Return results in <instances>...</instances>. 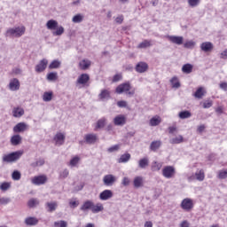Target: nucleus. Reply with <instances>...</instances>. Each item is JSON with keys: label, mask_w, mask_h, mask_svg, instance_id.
Masks as SVG:
<instances>
[{"label": "nucleus", "mask_w": 227, "mask_h": 227, "mask_svg": "<svg viewBox=\"0 0 227 227\" xmlns=\"http://www.w3.org/2000/svg\"><path fill=\"white\" fill-rule=\"evenodd\" d=\"M10 203V198H1L0 205H8Z\"/></svg>", "instance_id": "62"}, {"label": "nucleus", "mask_w": 227, "mask_h": 227, "mask_svg": "<svg viewBox=\"0 0 227 227\" xmlns=\"http://www.w3.org/2000/svg\"><path fill=\"white\" fill-rule=\"evenodd\" d=\"M195 46H196V43L194 41H187L184 44V49H192Z\"/></svg>", "instance_id": "49"}, {"label": "nucleus", "mask_w": 227, "mask_h": 227, "mask_svg": "<svg viewBox=\"0 0 227 227\" xmlns=\"http://www.w3.org/2000/svg\"><path fill=\"white\" fill-rule=\"evenodd\" d=\"M132 86H130V82H124L120 84L115 89V93H118V95H121V93H126L129 97L134 96L136 91L132 90Z\"/></svg>", "instance_id": "1"}, {"label": "nucleus", "mask_w": 227, "mask_h": 227, "mask_svg": "<svg viewBox=\"0 0 227 227\" xmlns=\"http://www.w3.org/2000/svg\"><path fill=\"white\" fill-rule=\"evenodd\" d=\"M46 27L48 29H56V28H58V21H56L54 20H48L47 23H46Z\"/></svg>", "instance_id": "35"}, {"label": "nucleus", "mask_w": 227, "mask_h": 227, "mask_svg": "<svg viewBox=\"0 0 227 227\" xmlns=\"http://www.w3.org/2000/svg\"><path fill=\"white\" fill-rule=\"evenodd\" d=\"M120 145H115L107 149L108 153H113L114 152H118L120 150Z\"/></svg>", "instance_id": "53"}, {"label": "nucleus", "mask_w": 227, "mask_h": 227, "mask_svg": "<svg viewBox=\"0 0 227 227\" xmlns=\"http://www.w3.org/2000/svg\"><path fill=\"white\" fill-rule=\"evenodd\" d=\"M58 79V73L51 72L47 74L48 81H56Z\"/></svg>", "instance_id": "50"}, {"label": "nucleus", "mask_w": 227, "mask_h": 227, "mask_svg": "<svg viewBox=\"0 0 227 227\" xmlns=\"http://www.w3.org/2000/svg\"><path fill=\"white\" fill-rule=\"evenodd\" d=\"M40 205V200L38 199H30L27 202V206L29 208H35V207H38Z\"/></svg>", "instance_id": "36"}, {"label": "nucleus", "mask_w": 227, "mask_h": 227, "mask_svg": "<svg viewBox=\"0 0 227 227\" xmlns=\"http://www.w3.org/2000/svg\"><path fill=\"white\" fill-rule=\"evenodd\" d=\"M117 106H118V107H126L127 106V101H123V100L118 101Z\"/></svg>", "instance_id": "64"}, {"label": "nucleus", "mask_w": 227, "mask_h": 227, "mask_svg": "<svg viewBox=\"0 0 227 227\" xmlns=\"http://www.w3.org/2000/svg\"><path fill=\"white\" fill-rule=\"evenodd\" d=\"M160 168H162V164H160L157 161L153 162V171H160Z\"/></svg>", "instance_id": "55"}, {"label": "nucleus", "mask_w": 227, "mask_h": 227, "mask_svg": "<svg viewBox=\"0 0 227 227\" xmlns=\"http://www.w3.org/2000/svg\"><path fill=\"white\" fill-rule=\"evenodd\" d=\"M61 67V61L59 60H53L50 65L49 68L50 70H53L56 68H59Z\"/></svg>", "instance_id": "39"}, {"label": "nucleus", "mask_w": 227, "mask_h": 227, "mask_svg": "<svg viewBox=\"0 0 227 227\" xmlns=\"http://www.w3.org/2000/svg\"><path fill=\"white\" fill-rule=\"evenodd\" d=\"M79 160L80 158L78 156L74 157L73 159H71L70 160V166H72V168L77 166V164H79Z\"/></svg>", "instance_id": "52"}, {"label": "nucleus", "mask_w": 227, "mask_h": 227, "mask_svg": "<svg viewBox=\"0 0 227 227\" xmlns=\"http://www.w3.org/2000/svg\"><path fill=\"white\" fill-rule=\"evenodd\" d=\"M69 207L71 208H77V207H79V200H70Z\"/></svg>", "instance_id": "57"}, {"label": "nucleus", "mask_w": 227, "mask_h": 227, "mask_svg": "<svg viewBox=\"0 0 227 227\" xmlns=\"http://www.w3.org/2000/svg\"><path fill=\"white\" fill-rule=\"evenodd\" d=\"M116 180H118V178L113 174L106 175L103 177L104 185H106V187H111L112 185H114Z\"/></svg>", "instance_id": "5"}, {"label": "nucleus", "mask_w": 227, "mask_h": 227, "mask_svg": "<svg viewBox=\"0 0 227 227\" xmlns=\"http://www.w3.org/2000/svg\"><path fill=\"white\" fill-rule=\"evenodd\" d=\"M104 210V205L102 203H98L95 205V203H92V214H98V212H102Z\"/></svg>", "instance_id": "23"}, {"label": "nucleus", "mask_w": 227, "mask_h": 227, "mask_svg": "<svg viewBox=\"0 0 227 227\" xmlns=\"http://www.w3.org/2000/svg\"><path fill=\"white\" fill-rule=\"evenodd\" d=\"M47 182V176H35L32 179V184L34 185H43Z\"/></svg>", "instance_id": "6"}, {"label": "nucleus", "mask_w": 227, "mask_h": 227, "mask_svg": "<svg viewBox=\"0 0 227 227\" xmlns=\"http://www.w3.org/2000/svg\"><path fill=\"white\" fill-rule=\"evenodd\" d=\"M168 40H169L171 43H175L176 45L184 44V36L168 35Z\"/></svg>", "instance_id": "10"}, {"label": "nucleus", "mask_w": 227, "mask_h": 227, "mask_svg": "<svg viewBox=\"0 0 227 227\" xmlns=\"http://www.w3.org/2000/svg\"><path fill=\"white\" fill-rule=\"evenodd\" d=\"M162 145V142L160 140L153 141L150 145V150L152 152H157Z\"/></svg>", "instance_id": "24"}, {"label": "nucleus", "mask_w": 227, "mask_h": 227, "mask_svg": "<svg viewBox=\"0 0 227 227\" xmlns=\"http://www.w3.org/2000/svg\"><path fill=\"white\" fill-rule=\"evenodd\" d=\"M220 90H223V91H227V82H223L220 83Z\"/></svg>", "instance_id": "63"}, {"label": "nucleus", "mask_w": 227, "mask_h": 227, "mask_svg": "<svg viewBox=\"0 0 227 227\" xmlns=\"http://www.w3.org/2000/svg\"><path fill=\"white\" fill-rule=\"evenodd\" d=\"M22 153H23L21 151H16L9 154H5L3 156V162H17V160L22 157Z\"/></svg>", "instance_id": "2"}, {"label": "nucleus", "mask_w": 227, "mask_h": 227, "mask_svg": "<svg viewBox=\"0 0 227 227\" xmlns=\"http://www.w3.org/2000/svg\"><path fill=\"white\" fill-rule=\"evenodd\" d=\"M172 88H176L178 89L180 88V82L178 81V78L176 76L172 77V79L170 80Z\"/></svg>", "instance_id": "41"}, {"label": "nucleus", "mask_w": 227, "mask_h": 227, "mask_svg": "<svg viewBox=\"0 0 227 227\" xmlns=\"http://www.w3.org/2000/svg\"><path fill=\"white\" fill-rule=\"evenodd\" d=\"M45 164V160L43 158H39L35 161L30 164L31 168H38L40 166H43Z\"/></svg>", "instance_id": "34"}, {"label": "nucleus", "mask_w": 227, "mask_h": 227, "mask_svg": "<svg viewBox=\"0 0 227 227\" xmlns=\"http://www.w3.org/2000/svg\"><path fill=\"white\" fill-rule=\"evenodd\" d=\"M130 160V153H126L121 155L120 159H118L119 164L127 163Z\"/></svg>", "instance_id": "28"}, {"label": "nucleus", "mask_w": 227, "mask_h": 227, "mask_svg": "<svg viewBox=\"0 0 227 227\" xmlns=\"http://www.w3.org/2000/svg\"><path fill=\"white\" fill-rule=\"evenodd\" d=\"M88 81H90V74H82L76 82L77 84H86L88 82Z\"/></svg>", "instance_id": "20"}, {"label": "nucleus", "mask_w": 227, "mask_h": 227, "mask_svg": "<svg viewBox=\"0 0 227 227\" xmlns=\"http://www.w3.org/2000/svg\"><path fill=\"white\" fill-rule=\"evenodd\" d=\"M9 88L11 91H17L20 89V82H19V79L13 78L11 80L9 83Z\"/></svg>", "instance_id": "13"}, {"label": "nucleus", "mask_w": 227, "mask_h": 227, "mask_svg": "<svg viewBox=\"0 0 227 227\" xmlns=\"http://www.w3.org/2000/svg\"><path fill=\"white\" fill-rule=\"evenodd\" d=\"M84 16H82V14H76L73 17V22L74 24H79L81 23L82 20H83Z\"/></svg>", "instance_id": "43"}, {"label": "nucleus", "mask_w": 227, "mask_h": 227, "mask_svg": "<svg viewBox=\"0 0 227 227\" xmlns=\"http://www.w3.org/2000/svg\"><path fill=\"white\" fill-rule=\"evenodd\" d=\"M191 116H192V114H191V112L187 110L182 111L178 114V117L181 120H187V118H191Z\"/></svg>", "instance_id": "33"}, {"label": "nucleus", "mask_w": 227, "mask_h": 227, "mask_svg": "<svg viewBox=\"0 0 227 227\" xmlns=\"http://www.w3.org/2000/svg\"><path fill=\"white\" fill-rule=\"evenodd\" d=\"M12 114H13L14 118H20V117L24 116V109H22L20 107L14 108L12 111Z\"/></svg>", "instance_id": "31"}, {"label": "nucleus", "mask_w": 227, "mask_h": 227, "mask_svg": "<svg viewBox=\"0 0 227 227\" xmlns=\"http://www.w3.org/2000/svg\"><path fill=\"white\" fill-rule=\"evenodd\" d=\"M217 178H219L220 180H224L225 178H227V170L218 171Z\"/></svg>", "instance_id": "48"}, {"label": "nucleus", "mask_w": 227, "mask_h": 227, "mask_svg": "<svg viewBox=\"0 0 227 227\" xmlns=\"http://www.w3.org/2000/svg\"><path fill=\"white\" fill-rule=\"evenodd\" d=\"M47 65H49V60H47V59H42L35 66V72H37V74H41V72H43L45 70V68H47Z\"/></svg>", "instance_id": "9"}, {"label": "nucleus", "mask_w": 227, "mask_h": 227, "mask_svg": "<svg viewBox=\"0 0 227 227\" xmlns=\"http://www.w3.org/2000/svg\"><path fill=\"white\" fill-rule=\"evenodd\" d=\"M68 175H70V172L68 171V169L65 168L64 170L60 171L59 179L65 180V178H68Z\"/></svg>", "instance_id": "44"}, {"label": "nucleus", "mask_w": 227, "mask_h": 227, "mask_svg": "<svg viewBox=\"0 0 227 227\" xmlns=\"http://www.w3.org/2000/svg\"><path fill=\"white\" fill-rule=\"evenodd\" d=\"M147 47H152V43L148 40H145L140 43L137 46L138 49H147Z\"/></svg>", "instance_id": "40"}, {"label": "nucleus", "mask_w": 227, "mask_h": 227, "mask_svg": "<svg viewBox=\"0 0 227 227\" xmlns=\"http://www.w3.org/2000/svg\"><path fill=\"white\" fill-rule=\"evenodd\" d=\"M106 123H107V119H106V117L99 119L96 123L95 130L104 129V127H106Z\"/></svg>", "instance_id": "22"}, {"label": "nucleus", "mask_w": 227, "mask_h": 227, "mask_svg": "<svg viewBox=\"0 0 227 227\" xmlns=\"http://www.w3.org/2000/svg\"><path fill=\"white\" fill-rule=\"evenodd\" d=\"M196 98H201L203 97V87H200L194 93Z\"/></svg>", "instance_id": "51"}, {"label": "nucleus", "mask_w": 227, "mask_h": 227, "mask_svg": "<svg viewBox=\"0 0 227 227\" xmlns=\"http://www.w3.org/2000/svg\"><path fill=\"white\" fill-rule=\"evenodd\" d=\"M170 145H180V143H184V137L179 135L176 137H173L169 140Z\"/></svg>", "instance_id": "30"}, {"label": "nucleus", "mask_w": 227, "mask_h": 227, "mask_svg": "<svg viewBox=\"0 0 227 227\" xmlns=\"http://www.w3.org/2000/svg\"><path fill=\"white\" fill-rule=\"evenodd\" d=\"M24 33H26L24 29H8L5 32V36L7 38H20Z\"/></svg>", "instance_id": "3"}, {"label": "nucleus", "mask_w": 227, "mask_h": 227, "mask_svg": "<svg viewBox=\"0 0 227 227\" xmlns=\"http://www.w3.org/2000/svg\"><path fill=\"white\" fill-rule=\"evenodd\" d=\"M48 212H54L58 208V202H47Z\"/></svg>", "instance_id": "37"}, {"label": "nucleus", "mask_w": 227, "mask_h": 227, "mask_svg": "<svg viewBox=\"0 0 227 227\" xmlns=\"http://www.w3.org/2000/svg\"><path fill=\"white\" fill-rule=\"evenodd\" d=\"M98 98L100 100H109V98H111V92H109L107 90H103L98 95Z\"/></svg>", "instance_id": "25"}, {"label": "nucleus", "mask_w": 227, "mask_h": 227, "mask_svg": "<svg viewBox=\"0 0 227 227\" xmlns=\"http://www.w3.org/2000/svg\"><path fill=\"white\" fill-rule=\"evenodd\" d=\"M53 139L58 146H61V145L65 144V136L63 133H57Z\"/></svg>", "instance_id": "15"}, {"label": "nucleus", "mask_w": 227, "mask_h": 227, "mask_svg": "<svg viewBox=\"0 0 227 227\" xmlns=\"http://www.w3.org/2000/svg\"><path fill=\"white\" fill-rule=\"evenodd\" d=\"M176 174V170L173 166H165L162 168V176H164V178H168V179L173 178Z\"/></svg>", "instance_id": "4"}, {"label": "nucleus", "mask_w": 227, "mask_h": 227, "mask_svg": "<svg viewBox=\"0 0 227 227\" xmlns=\"http://www.w3.org/2000/svg\"><path fill=\"white\" fill-rule=\"evenodd\" d=\"M133 185L135 189H139V187H143V176H136L133 180Z\"/></svg>", "instance_id": "26"}, {"label": "nucleus", "mask_w": 227, "mask_h": 227, "mask_svg": "<svg viewBox=\"0 0 227 227\" xmlns=\"http://www.w3.org/2000/svg\"><path fill=\"white\" fill-rule=\"evenodd\" d=\"M79 67L81 70H88L91 67V61L88 59H82L79 62Z\"/></svg>", "instance_id": "21"}, {"label": "nucleus", "mask_w": 227, "mask_h": 227, "mask_svg": "<svg viewBox=\"0 0 227 227\" xmlns=\"http://www.w3.org/2000/svg\"><path fill=\"white\" fill-rule=\"evenodd\" d=\"M43 102H51L52 100V92H44L43 95Z\"/></svg>", "instance_id": "42"}, {"label": "nucleus", "mask_w": 227, "mask_h": 227, "mask_svg": "<svg viewBox=\"0 0 227 227\" xmlns=\"http://www.w3.org/2000/svg\"><path fill=\"white\" fill-rule=\"evenodd\" d=\"M39 220L36 217L29 216L25 219V224L27 226H36L38 224Z\"/></svg>", "instance_id": "17"}, {"label": "nucleus", "mask_w": 227, "mask_h": 227, "mask_svg": "<svg viewBox=\"0 0 227 227\" xmlns=\"http://www.w3.org/2000/svg\"><path fill=\"white\" fill-rule=\"evenodd\" d=\"M20 176H22V175L20 174V171H19V170H14L12 174V180L19 181V180H20Z\"/></svg>", "instance_id": "46"}, {"label": "nucleus", "mask_w": 227, "mask_h": 227, "mask_svg": "<svg viewBox=\"0 0 227 227\" xmlns=\"http://www.w3.org/2000/svg\"><path fill=\"white\" fill-rule=\"evenodd\" d=\"M121 184L124 185V187H127L130 184V179H129V177H123Z\"/></svg>", "instance_id": "61"}, {"label": "nucleus", "mask_w": 227, "mask_h": 227, "mask_svg": "<svg viewBox=\"0 0 227 227\" xmlns=\"http://www.w3.org/2000/svg\"><path fill=\"white\" fill-rule=\"evenodd\" d=\"M212 106H213L212 101H205L203 103L204 109H210V107H212Z\"/></svg>", "instance_id": "59"}, {"label": "nucleus", "mask_w": 227, "mask_h": 227, "mask_svg": "<svg viewBox=\"0 0 227 227\" xmlns=\"http://www.w3.org/2000/svg\"><path fill=\"white\" fill-rule=\"evenodd\" d=\"M200 49L203 52H210L214 49V44L210 42H205L200 44Z\"/></svg>", "instance_id": "16"}, {"label": "nucleus", "mask_w": 227, "mask_h": 227, "mask_svg": "<svg viewBox=\"0 0 227 227\" xmlns=\"http://www.w3.org/2000/svg\"><path fill=\"white\" fill-rule=\"evenodd\" d=\"M148 164H150L148 158L140 159L138 161V168H140L141 169H145V168H147Z\"/></svg>", "instance_id": "32"}, {"label": "nucleus", "mask_w": 227, "mask_h": 227, "mask_svg": "<svg viewBox=\"0 0 227 227\" xmlns=\"http://www.w3.org/2000/svg\"><path fill=\"white\" fill-rule=\"evenodd\" d=\"M27 124L26 122H20L13 127V132L20 133L27 130Z\"/></svg>", "instance_id": "14"}, {"label": "nucleus", "mask_w": 227, "mask_h": 227, "mask_svg": "<svg viewBox=\"0 0 227 227\" xmlns=\"http://www.w3.org/2000/svg\"><path fill=\"white\" fill-rule=\"evenodd\" d=\"M20 141H22V137H20V135H14L11 137V143L13 146L20 145Z\"/></svg>", "instance_id": "27"}, {"label": "nucleus", "mask_w": 227, "mask_h": 227, "mask_svg": "<svg viewBox=\"0 0 227 227\" xmlns=\"http://www.w3.org/2000/svg\"><path fill=\"white\" fill-rule=\"evenodd\" d=\"M68 223L65 220L54 222V227H67Z\"/></svg>", "instance_id": "45"}, {"label": "nucleus", "mask_w": 227, "mask_h": 227, "mask_svg": "<svg viewBox=\"0 0 227 227\" xmlns=\"http://www.w3.org/2000/svg\"><path fill=\"white\" fill-rule=\"evenodd\" d=\"M192 207H194V204L191 199H184L181 202V207L183 210H191L192 209Z\"/></svg>", "instance_id": "11"}, {"label": "nucleus", "mask_w": 227, "mask_h": 227, "mask_svg": "<svg viewBox=\"0 0 227 227\" xmlns=\"http://www.w3.org/2000/svg\"><path fill=\"white\" fill-rule=\"evenodd\" d=\"M114 123L117 127H123L127 123V117L123 114H119L114 118Z\"/></svg>", "instance_id": "7"}, {"label": "nucleus", "mask_w": 227, "mask_h": 227, "mask_svg": "<svg viewBox=\"0 0 227 227\" xmlns=\"http://www.w3.org/2000/svg\"><path fill=\"white\" fill-rule=\"evenodd\" d=\"M188 4L192 6V8H195L200 4V0H188Z\"/></svg>", "instance_id": "56"}, {"label": "nucleus", "mask_w": 227, "mask_h": 227, "mask_svg": "<svg viewBox=\"0 0 227 227\" xmlns=\"http://www.w3.org/2000/svg\"><path fill=\"white\" fill-rule=\"evenodd\" d=\"M113 198V191L105 190L99 194V200L101 201H107V200H111Z\"/></svg>", "instance_id": "12"}, {"label": "nucleus", "mask_w": 227, "mask_h": 227, "mask_svg": "<svg viewBox=\"0 0 227 227\" xmlns=\"http://www.w3.org/2000/svg\"><path fill=\"white\" fill-rule=\"evenodd\" d=\"M192 64H184L182 67V72L184 74H191L192 72Z\"/></svg>", "instance_id": "38"}, {"label": "nucleus", "mask_w": 227, "mask_h": 227, "mask_svg": "<svg viewBox=\"0 0 227 227\" xmlns=\"http://www.w3.org/2000/svg\"><path fill=\"white\" fill-rule=\"evenodd\" d=\"M92 207H93V201L86 200L85 202H83V204L80 207V210H82V212H88V210H92Z\"/></svg>", "instance_id": "19"}, {"label": "nucleus", "mask_w": 227, "mask_h": 227, "mask_svg": "<svg viewBox=\"0 0 227 227\" xmlns=\"http://www.w3.org/2000/svg\"><path fill=\"white\" fill-rule=\"evenodd\" d=\"M195 178L198 182H203L205 180V171L203 169L197 170L195 172Z\"/></svg>", "instance_id": "29"}, {"label": "nucleus", "mask_w": 227, "mask_h": 227, "mask_svg": "<svg viewBox=\"0 0 227 227\" xmlns=\"http://www.w3.org/2000/svg\"><path fill=\"white\" fill-rule=\"evenodd\" d=\"M135 70L137 74H145V72H148V64L146 62L140 61L136 65Z\"/></svg>", "instance_id": "8"}, {"label": "nucleus", "mask_w": 227, "mask_h": 227, "mask_svg": "<svg viewBox=\"0 0 227 227\" xmlns=\"http://www.w3.org/2000/svg\"><path fill=\"white\" fill-rule=\"evenodd\" d=\"M9 187H10L9 183H3V184L0 185L1 191H8Z\"/></svg>", "instance_id": "60"}, {"label": "nucleus", "mask_w": 227, "mask_h": 227, "mask_svg": "<svg viewBox=\"0 0 227 227\" xmlns=\"http://www.w3.org/2000/svg\"><path fill=\"white\" fill-rule=\"evenodd\" d=\"M123 20H124L123 15H119V16H117V17L115 18L114 22H115L116 24H122Z\"/></svg>", "instance_id": "58"}, {"label": "nucleus", "mask_w": 227, "mask_h": 227, "mask_svg": "<svg viewBox=\"0 0 227 227\" xmlns=\"http://www.w3.org/2000/svg\"><path fill=\"white\" fill-rule=\"evenodd\" d=\"M63 33H65L64 29H54V30H52L53 36H61V35H63Z\"/></svg>", "instance_id": "54"}, {"label": "nucleus", "mask_w": 227, "mask_h": 227, "mask_svg": "<svg viewBox=\"0 0 227 227\" xmlns=\"http://www.w3.org/2000/svg\"><path fill=\"white\" fill-rule=\"evenodd\" d=\"M84 139L87 145H95V143H97V135L87 134L85 135Z\"/></svg>", "instance_id": "18"}, {"label": "nucleus", "mask_w": 227, "mask_h": 227, "mask_svg": "<svg viewBox=\"0 0 227 227\" xmlns=\"http://www.w3.org/2000/svg\"><path fill=\"white\" fill-rule=\"evenodd\" d=\"M160 123V120L157 117H153L150 120V125L151 127H157V125H159Z\"/></svg>", "instance_id": "47"}]
</instances>
